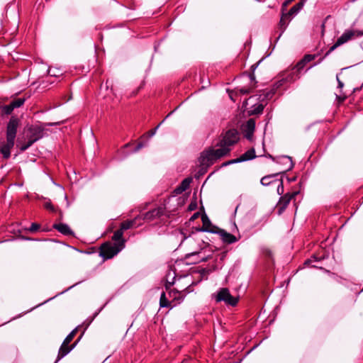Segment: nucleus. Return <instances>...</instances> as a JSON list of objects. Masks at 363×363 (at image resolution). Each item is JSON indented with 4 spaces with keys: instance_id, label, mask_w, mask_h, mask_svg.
Segmentation results:
<instances>
[{
    "instance_id": "nucleus-27",
    "label": "nucleus",
    "mask_w": 363,
    "mask_h": 363,
    "mask_svg": "<svg viewBox=\"0 0 363 363\" xmlns=\"http://www.w3.org/2000/svg\"><path fill=\"white\" fill-rule=\"evenodd\" d=\"M160 306L162 308H172L171 301L168 300L164 292H162L160 296Z\"/></svg>"
},
{
    "instance_id": "nucleus-21",
    "label": "nucleus",
    "mask_w": 363,
    "mask_h": 363,
    "mask_svg": "<svg viewBox=\"0 0 363 363\" xmlns=\"http://www.w3.org/2000/svg\"><path fill=\"white\" fill-rule=\"evenodd\" d=\"M275 92V89L273 87L270 89H265L261 91V94L259 95V100L261 101L269 100L272 98Z\"/></svg>"
},
{
    "instance_id": "nucleus-38",
    "label": "nucleus",
    "mask_w": 363,
    "mask_h": 363,
    "mask_svg": "<svg viewBox=\"0 0 363 363\" xmlns=\"http://www.w3.org/2000/svg\"><path fill=\"white\" fill-rule=\"evenodd\" d=\"M40 225L36 223H33L30 228H29V231L30 232H35L37 231L39 228H40Z\"/></svg>"
},
{
    "instance_id": "nucleus-46",
    "label": "nucleus",
    "mask_w": 363,
    "mask_h": 363,
    "mask_svg": "<svg viewBox=\"0 0 363 363\" xmlns=\"http://www.w3.org/2000/svg\"><path fill=\"white\" fill-rule=\"evenodd\" d=\"M200 253L201 252H194V253L189 255L188 256L190 257V256H194V255H199Z\"/></svg>"
},
{
    "instance_id": "nucleus-42",
    "label": "nucleus",
    "mask_w": 363,
    "mask_h": 363,
    "mask_svg": "<svg viewBox=\"0 0 363 363\" xmlns=\"http://www.w3.org/2000/svg\"><path fill=\"white\" fill-rule=\"evenodd\" d=\"M143 147V144L142 143H138V144L135 146V149H134L133 152H138V150H140Z\"/></svg>"
},
{
    "instance_id": "nucleus-25",
    "label": "nucleus",
    "mask_w": 363,
    "mask_h": 363,
    "mask_svg": "<svg viewBox=\"0 0 363 363\" xmlns=\"http://www.w3.org/2000/svg\"><path fill=\"white\" fill-rule=\"evenodd\" d=\"M324 259V257H318L317 255H313V256L311 257V258L306 259L305 262H304V265L306 266H308V267H315V268H321L320 267H318L317 265H315V264H312V263L313 262H319V261H321L322 259Z\"/></svg>"
},
{
    "instance_id": "nucleus-13",
    "label": "nucleus",
    "mask_w": 363,
    "mask_h": 363,
    "mask_svg": "<svg viewBox=\"0 0 363 363\" xmlns=\"http://www.w3.org/2000/svg\"><path fill=\"white\" fill-rule=\"evenodd\" d=\"M281 74L284 76L286 80V83H289V84L294 82L300 77V74L297 72V70H295L294 68L283 72Z\"/></svg>"
},
{
    "instance_id": "nucleus-20",
    "label": "nucleus",
    "mask_w": 363,
    "mask_h": 363,
    "mask_svg": "<svg viewBox=\"0 0 363 363\" xmlns=\"http://www.w3.org/2000/svg\"><path fill=\"white\" fill-rule=\"evenodd\" d=\"M192 181V179L191 178H186L184 179L182 182L181 184H179V186H178L174 190V192L175 194H182V192L185 191L186 189H189V186H190V184Z\"/></svg>"
},
{
    "instance_id": "nucleus-18",
    "label": "nucleus",
    "mask_w": 363,
    "mask_h": 363,
    "mask_svg": "<svg viewBox=\"0 0 363 363\" xmlns=\"http://www.w3.org/2000/svg\"><path fill=\"white\" fill-rule=\"evenodd\" d=\"M123 231H122L120 228L116 230L112 236V242L118 245L123 244V248L125 247V240L123 238Z\"/></svg>"
},
{
    "instance_id": "nucleus-48",
    "label": "nucleus",
    "mask_w": 363,
    "mask_h": 363,
    "mask_svg": "<svg viewBox=\"0 0 363 363\" xmlns=\"http://www.w3.org/2000/svg\"><path fill=\"white\" fill-rule=\"evenodd\" d=\"M189 208L190 210H193L194 208L193 206H191V205H190Z\"/></svg>"
},
{
    "instance_id": "nucleus-15",
    "label": "nucleus",
    "mask_w": 363,
    "mask_h": 363,
    "mask_svg": "<svg viewBox=\"0 0 363 363\" xmlns=\"http://www.w3.org/2000/svg\"><path fill=\"white\" fill-rule=\"evenodd\" d=\"M201 221H202V228L201 230L204 232H214V226H213L208 216L203 213L201 214Z\"/></svg>"
},
{
    "instance_id": "nucleus-41",
    "label": "nucleus",
    "mask_w": 363,
    "mask_h": 363,
    "mask_svg": "<svg viewBox=\"0 0 363 363\" xmlns=\"http://www.w3.org/2000/svg\"><path fill=\"white\" fill-rule=\"evenodd\" d=\"M200 216V213L199 212H196V213H194L192 216L190 218V220L191 221H194V220L197 219Z\"/></svg>"
},
{
    "instance_id": "nucleus-16",
    "label": "nucleus",
    "mask_w": 363,
    "mask_h": 363,
    "mask_svg": "<svg viewBox=\"0 0 363 363\" xmlns=\"http://www.w3.org/2000/svg\"><path fill=\"white\" fill-rule=\"evenodd\" d=\"M52 227L64 235H72L73 234L69 226L65 223H54Z\"/></svg>"
},
{
    "instance_id": "nucleus-17",
    "label": "nucleus",
    "mask_w": 363,
    "mask_h": 363,
    "mask_svg": "<svg viewBox=\"0 0 363 363\" xmlns=\"http://www.w3.org/2000/svg\"><path fill=\"white\" fill-rule=\"evenodd\" d=\"M219 235L223 242L226 244H232L238 241L237 238L231 233L224 230H220Z\"/></svg>"
},
{
    "instance_id": "nucleus-29",
    "label": "nucleus",
    "mask_w": 363,
    "mask_h": 363,
    "mask_svg": "<svg viewBox=\"0 0 363 363\" xmlns=\"http://www.w3.org/2000/svg\"><path fill=\"white\" fill-rule=\"evenodd\" d=\"M0 110L1 111L2 114L9 115L14 110L11 104L9 105H2L0 103Z\"/></svg>"
},
{
    "instance_id": "nucleus-45",
    "label": "nucleus",
    "mask_w": 363,
    "mask_h": 363,
    "mask_svg": "<svg viewBox=\"0 0 363 363\" xmlns=\"http://www.w3.org/2000/svg\"><path fill=\"white\" fill-rule=\"evenodd\" d=\"M206 260H207V257H199V259L196 261L195 262H201V261H206Z\"/></svg>"
},
{
    "instance_id": "nucleus-40",
    "label": "nucleus",
    "mask_w": 363,
    "mask_h": 363,
    "mask_svg": "<svg viewBox=\"0 0 363 363\" xmlns=\"http://www.w3.org/2000/svg\"><path fill=\"white\" fill-rule=\"evenodd\" d=\"M336 79H337V88L340 89V91H342V89L343 88L344 86V84L343 82L339 78V75L337 74L336 76Z\"/></svg>"
},
{
    "instance_id": "nucleus-12",
    "label": "nucleus",
    "mask_w": 363,
    "mask_h": 363,
    "mask_svg": "<svg viewBox=\"0 0 363 363\" xmlns=\"http://www.w3.org/2000/svg\"><path fill=\"white\" fill-rule=\"evenodd\" d=\"M78 341H79V340H77V341H76L75 342H74L72 345H69V344L62 342V343L59 349V351H58L56 362L60 360L62 358H63L67 354H69L74 348V347L77 344Z\"/></svg>"
},
{
    "instance_id": "nucleus-8",
    "label": "nucleus",
    "mask_w": 363,
    "mask_h": 363,
    "mask_svg": "<svg viewBox=\"0 0 363 363\" xmlns=\"http://www.w3.org/2000/svg\"><path fill=\"white\" fill-rule=\"evenodd\" d=\"M257 64H255L251 66L252 72L249 74V75H248L249 84L247 85H245V86H238L235 88L236 93H239L240 94H247L250 93L255 88L257 81L255 79L254 71L257 68Z\"/></svg>"
},
{
    "instance_id": "nucleus-6",
    "label": "nucleus",
    "mask_w": 363,
    "mask_h": 363,
    "mask_svg": "<svg viewBox=\"0 0 363 363\" xmlns=\"http://www.w3.org/2000/svg\"><path fill=\"white\" fill-rule=\"evenodd\" d=\"M216 302H224L226 305L235 306L239 301V297L233 296L228 288L220 289L215 295Z\"/></svg>"
},
{
    "instance_id": "nucleus-28",
    "label": "nucleus",
    "mask_w": 363,
    "mask_h": 363,
    "mask_svg": "<svg viewBox=\"0 0 363 363\" xmlns=\"http://www.w3.org/2000/svg\"><path fill=\"white\" fill-rule=\"evenodd\" d=\"M30 131L32 133L30 138H34L38 135H40V138L43 136V128L40 126H35L30 128Z\"/></svg>"
},
{
    "instance_id": "nucleus-4",
    "label": "nucleus",
    "mask_w": 363,
    "mask_h": 363,
    "mask_svg": "<svg viewBox=\"0 0 363 363\" xmlns=\"http://www.w3.org/2000/svg\"><path fill=\"white\" fill-rule=\"evenodd\" d=\"M123 249V244L117 245L111 241H108L100 246L99 255L104 260L111 259Z\"/></svg>"
},
{
    "instance_id": "nucleus-39",
    "label": "nucleus",
    "mask_w": 363,
    "mask_h": 363,
    "mask_svg": "<svg viewBox=\"0 0 363 363\" xmlns=\"http://www.w3.org/2000/svg\"><path fill=\"white\" fill-rule=\"evenodd\" d=\"M235 163H239V160L238 158L236 159H233V160H228L227 162H225L223 163L222 166L223 167H225V166H228V165H230V164H235Z\"/></svg>"
},
{
    "instance_id": "nucleus-47",
    "label": "nucleus",
    "mask_w": 363,
    "mask_h": 363,
    "mask_svg": "<svg viewBox=\"0 0 363 363\" xmlns=\"http://www.w3.org/2000/svg\"><path fill=\"white\" fill-rule=\"evenodd\" d=\"M49 74H50V76H57L56 72H52V69H49Z\"/></svg>"
},
{
    "instance_id": "nucleus-11",
    "label": "nucleus",
    "mask_w": 363,
    "mask_h": 363,
    "mask_svg": "<svg viewBox=\"0 0 363 363\" xmlns=\"http://www.w3.org/2000/svg\"><path fill=\"white\" fill-rule=\"evenodd\" d=\"M142 225L143 222L141 221V218L138 216L132 220H126L122 222L120 225V229L124 232V230L133 228H138Z\"/></svg>"
},
{
    "instance_id": "nucleus-35",
    "label": "nucleus",
    "mask_w": 363,
    "mask_h": 363,
    "mask_svg": "<svg viewBox=\"0 0 363 363\" xmlns=\"http://www.w3.org/2000/svg\"><path fill=\"white\" fill-rule=\"evenodd\" d=\"M277 182H279V183L277 186V194L279 195H282L284 191L283 179H278Z\"/></svg>"
},
{
    "instance_id": "nucleus-36",
    "label": "nucleus",
    "mask_w": 363,
    "mask_h": 363,
    "mask_svg": "<svg viewBox=\"0 0 363 363\" xmlns=\"http://www.w3.org/2000/svg\"><path fill=\"white\" fill-rule=\"evenodd\" d=\"M264 106L263 104H259L258 106H257L255 109L252 110V113L254 114H259V113H261L263 112V110H264Z\"/></svg>"
},
{
    "instance_id": "nucleus-30",
    "label": "nucleus",
    "mask_w": 363,
    "mask_h": 363,
    "mask_svg": "<svg viewBox=\"0 0 363 363\" xmlns=\"http://www.w3.org/2000/svg\"><path fill=\"white\" fill-rule=\"evenodd\" d=\"M40 138V135H38L34 138H30L28 140V141L27 142L26 144L22 145L21 147V151H25L26 150L28 147H30L35 141H37L38 140H39Z\"/></svg>"
},
{
    "instance_id": "nucleus-3",
    "label": "nucleus",
    "mask_w": 363,
    "mask_h": 363,
    "mask_svg": "<svg viewBox=\"0 0 363 363\" xmlns=\"http://www.w3.org/2000/svg\"><path fill=\"white\" fill-rule=\"evenodd\" d=\"M363 36V30L347 29L344 33L337 39L336 42L332 45L328 51L325 53V56L328 55L330 52L335 50L337 47L347 43L355 38Z\"/></svg>"
},
{
    "instance_id": "nucleus-24",
    "label": "nucleus",
    "mask_w": 363,
    "mask_h": 363,
    "mask_svg": "<svg viewBox=\"0 0 363 363\" xmlns=\"http://www.w3.org/2000/svg\"><path fill=\"white\" fill-rule=\"evenodd\" d=\"M289 85V83H286V80L281 74L279 77L278 80L274 84L273 88L275 89V91H277L279 89L285 88Z\"/></svg>"
},
{
    "instance_id": "nucleus-9",
    "label": "nucleus",
    "mask_w": 363,
    "mask_h": 363,
    "mask_svg": "<svg viewBox=\"0 0 363 363\" xmlns=\"http://www.w3.org/2000/svg\"><path fill=\"white\" fill-rule=\"evenodd\" d=\"M164 206H158L155 208H153L146 213H141L138 216L139 217L141 218V221L143 223L144 222H152L157 218H160L164 214Z\"/></svg>"
},
{
    "instance_id": "nucleus-31",
    "label": "nucleus",
    "mask_w": 363,
    "mask_h": 363,
    "mask_svg": "<svg viewBox=\"0 0 363 363\" xmlns=\"http://www.w3.org/2000/svg\"><path fill=\"white\" fill-rule=\"evenodd\" d=\"M24 102H25L24 99L18 98V99H16L13 100V101H11V104L14 109V108H19L21 106H23Z\"/></svg>"
},
{
    "instance_id": "nucleus-7",
    "label": "nucleus",
    "mask_w": 363,
    "mask_h": 363,
    "mask_svg": "<svg viewBox=\"0 0 363 363\" xmlns=\"http://www.w3.org/2000/svg\"><path fill=\"white\" fill-rule=\"evenodd\" d=\"M268 157H269L274 162L281 165L280 170L278 172H277L279 175L284 174L287 171L291 170L294 166V164L292 161V158L289 156L281 155L277 157H273L271 155H268Z\"/></svg>"
},
{
    "instance_id": "nucleus-26",
    "label": "nucleus",
    "mask_w": 363,
    "mask_h": 363,
    "mask_svg": "<svg viewBox=\"0 0 363 363\" xmlns=\"http://www.w3.org/2000/svg\"><path fill=\"white\" fill-rule=\"evenodd\" d=\"M303 1H300L293 6L290 10L287 12V13L291 17L294 15H296L298 13V11L303 8Z\"/></svg>"
},
{
    "instance_id": "nucleus-44",
    "label": "nucleus",
    "mask_w": 363,
    "mask_h": 363,
    "mask_svg": "<svg viewBox=\"0 0 363 363\" xmlns=\"http://www.w3.org/2000/svg\"><path fill=\"white\" fill-rule=\"evenodd\" d=\"M287 180L289 181V182H295L296 180V177H293L291 178L287 177Z\"/></svg>"
},
{
    "instance_id": "nucleus-49",
    "label": "nucleus",
    "mask_w": 363,
    "mask_h": 363,
    "mask_svg": "<svg viewBox=\"0 0 363 363\" xmlns=\"http://www.w3.org/2000/svg\"><path fill=\"white\" fill-rule=\"evenodd\" d=\"M128 146H129V144H126L124 147H126Z\"/></svg>"
},
{
    "instance_id": "nucleus-43",
    "label": "nucleus",
    "mask_w": 363,
    "mask_h": 363,
    "mask_svg": "<svg viewBox=\"0 0 363 363\" xmlns=\"http://www.w3.org/2000/svg\"><path fill=\"white\" fill-rule=\"evenodd\" d=\"M160 124H159L155 128L151 130L149 133H150V136H152L155 134L156 131H157V129L158 128V127L160 126Z\"/></svg>"
},
{
    "instance_id": "nucleus-32",
    "label": "nucleus",
    "mask_w": 363,
    "mask_h": 363,
    "mask_svg": "<svg viewBox=\"0 0 363 363\" xmlns=\"http://www.w3.org/2000/svg\"><path fill=\"white\" fill-rule=\"evenodd\" d=\"M77 332V328L74 329L69 334H68V335L65 337V339L64 340L63 342L65 343L69 344L72 342V340H73V338L74 337V336L76 335Z\"/></svg>"
},
{
    "instance_id": "nucleus-14",
    "label": "nucleus",
    "mask_w": 363,
    "mask_h": 363,
    "mask_svg": "<svg viewBox=\"0 0 363 363\" xmlns=\"http://www.w3.org/2000/svg\"><path fill=\"white\" fill-rule=\"evenodd\" d=\"M315 58L314 55H306L293 68L300 74L306 65Z\"/></svg>"
},
{
    "instance_id": "nucleus-37",
    "label": "nucleus",
    "mask_w": 363,
    "mask_h": 363,
    "mask_svg": "<svg viewBox=\"0 0 363 363\" xmlns=\"http://www.w3.org/2000/svg\"><path fill=\"white\" fill-rule=\"evenodd\" d=\"M44 207L47 210H49V211H50L52 212H55L56 210H57L56 208L50 201L45 202L44 203Z\"/></svg>"
},
{
    "instance_id": "nucleus-34",
    "label": "nucleus",
    "mask_w": 363,
    "mask_h": 363,
    "mask_svg": "<svg viewBox=\"0 0 363 363\" xmlns=\"http://www.w3.org/2000/svg\"><path fill=\"white\" fill-rule=\"evenodd\" d=\"M246 126H247V128L248 130L253 132L255 130V122L254 119H252V118L249 119L247 121Z\"/></svg>"
},
{
    "instance_id": "nucleus-5",
    "label": "nucleus",
    "mask_w": 363,
    "mask_h": 363,
    "mask_svg": "<svg viewBox=\"0 0 363 363\" xmlns=\"http://www.w3.org/2000/svg\"><path fill=\"white\" fill-rule=\"evenodd\" d=\"M169 276L170 273L167 274V282L165 284L166 290L168 291V295L169 297L172 298V301H177L178 303H180L184 300L186 294L189 293L186 290L190 285H189L186 289L182 290H179L178 289H169V288L174 284L175 279V277L174 276L172 281H170L169 280Z\"/></svg>"
},
{
    "instance_id": "nucleus-50",
    "label": "nucleus",
    "mask_w": 363,
    "mask_h": 363,
    "mask_svg": "<svg viewBox=\"0 0 363 363\" xmlns=\"http://www.w3.org/2000/svg\"><path fill=\"white\" fill-rule=\"evenodd\" d=\"M352 1H355L356 0H352Z\"/></svg>"
},
{
    "instance_id": "nucleus-23",
    "label": "nucleus",
    "mask_w": 363,
    "mask_h": 363,
    "mask_svg": "<svg viewBox=\"0 0 363 363\" xmlns=\"http://www.w3.org/2000/svg\"><path fill=\"white\" fill-rule=\"evenodd\" d=\"M279 174L277 173L266 175L261 179L260 183L262 185H263L264 186H269L270 184H273L274 182H277L278 179L273 180L272 179L276 177Z\"/></svg>"
},
{
    "instance_id": "nucleus-33",
    "label": "nucleus",
    "mask_w": 363,
    "mask_h": 363,
    "mask_svg": "<svg viewBox=\"0 0 363 363\" xmlns=\"http://www.w3.org/2000/svg\"><path fill=\"white\" fill-rule=\"evenodd\" d=\"M347 96L342 91H340V94H336V100L338 104L343 103L347 99Z\"/></svg>"
},
{
    "instance_id": "nucleus-19",
    "label": "nucleus",
    "mask_w": 363,
    "mask_h": 363,
    "mask_svg": "<svg viewBox=\"0 0 363 363\" xmlns=\"http://www.w3.org/2000/svg\"><path fill=\"white\" fill-rule=\"evenodd\" d=\"M291 19V17L287 13H282L279 23V29L281 30L279 36L284 32Z\"/></svg>"
},
{
    "instance_id": "nucleus-1",
    "label": "nucleus",
    "mask_w": 363,
    "mask_h": 363,
    "mask_svg": "<svg viewBox=\"0 0 363 363\" xmlns=\"http://www.w3.org/2000/svg\"><path fill=\"white\" fill-rule=\"evenodd\" d=\"M239 140V133L235 128L223 133L214 147H210L201 152L200 156L201 164L210 166L221 158L229 155L233 147Z\"/></svg>"
},
{
    "instance_id": "nucleus-2",
    "label": "nucleus",
    "mask_w": 363,
    "mask_h": 363,
    "mask_svg": "<svg viewBox=\"0 0 363 363\" xmlns=\"http://www.w3.org/2000/svg\"><path fill=\"white\" fill-rule=\"evenodd\" d=\"M20 121L16 116H11L6 125V142L0 147V152L3 155V157L6 160L11 157V150L15 144V138L16 137L17 129L19 126Z\"/></svg>"
},
{
    "instance_id": "nucleus-22",
    "label": "nucleus",
    "mask_w": 363,
    "mask_h": 363,
    "mask_svg": "<svg viewBox=\"0 0 363 363\" xmlns=\"http://www.w3.org/2000/svg\"><path fill=\"white\" fill-rule=\"evenodd\" d=\"M256 157L255 150L254 148H251L245 152L244 154L238 157L239 162H242L248 160H251Z\"/></svg>"
},
{
    "instance_id": "nucleus-10",
    "label": "nucleus",
    "mask_w": 363,
    "mask_h": 363,
    "mask_svg": "<svg viewBox=\"0 0 363 363\" xmlns=\"http://www.w3.org/2000/svg\"><path fill=\"white\" fill-rule=\"evenodd\" d=\"M299 191H294L291 193H286L281 196L277 204V211L279 215H281L287 208L290 201L294 199L298 194Z\"/></svg>"
}]
</instances>
